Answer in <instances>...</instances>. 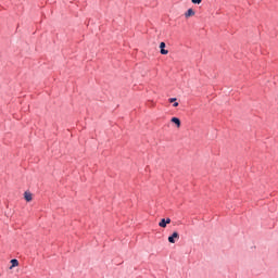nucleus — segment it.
<instances>
[{
  "mask_svg": "<svg viewBox=\"0 0 278 278\" xmlns=\"http://www.w3.org/2000/svg\"><path fill=\"white\" fill-rule=\"evenodd\" d=\"M165 224L170 225V218H166Z\"/></svg>",
  "mask_w": 278,
  "mask_h": 278,
  "instance_id": "10",
  "label": "nucleus"
},
{
  "mask_svg": "<svg viewBox=\"0 0 278 278\" xmlns=\"http://www.w3.org/2000/svg\"><path fill=\"white\" fill-rule=\"evenodd\" d=\"M16 266H18V260L16 258L11 260V266L9 267L10 270H12V268H16Z\"/></svg>",
  "mask_w": 278,
  "mask_h": 278,
  "instance_id": "4",
  "label": "nucleus"
},
{
  "mask_svg": "<svg viewBox=\"0 0 278 278\" xmlns=\"http://www.w3.org/2000/svg\"><path fill=\"white\" fill-rule=\"evenodd\" d=\"M172 123H174L178 128L181 127V121L178 117H173Z\"/></svg>",
  "mask_w": 278,
  "mask_h": 278,
  "instance_id": "5",
  "label": "nucleus"
},
{
  "mask_svg": "<svg viewBox=\"0 0 278 278\" xmlns=\"http://www.w3.org/2000/svg\"><path fill=\"white\" fill-rule=\"evenodd\" d=\"M166 219L165 218H163V219H161V222L159 223V227H162L163 229H166Z\"/></svg>",
  "mask_w": 278,
  "mask_h": 278,
  "instance_id": "7",
  "label": "nucleus"
},
{
  "mask_svg": "<svg viewBox=\"0 0 278 278\" xmlns=\"http://www.w3.org/2000/svg\"><path fill=\"white\" fill-rule=\"evenodd\" d=\"M186 18H190V16H194V10L188 9V11L185 13Z\"/></svg>",
  "mask_w": 278,
  "mask_h": 278,
  "instance_id": "6",
  "label": "nucleus"
},
{
  "mask_svg": "<svg viewBox=\"0 0 278 278\" xmlns=\"http://www.w3.org/2000/svg\"><path fill=\"white\" fill-rule=\"evenodd\" d=\"M24 199H25V201H27L29 203V201H31L34 199V197H33L31 192L26 191L24 193Z\"/></svg>",
  "mask_w": 278,
  "mask_h": 278,
  "instance_id": "3",
  "label": "nucleus"
},
{
  "mask_svg": "<svg viewBox=\"0 0 278 278\" xmlns=\"http://www.w3.org/2000/svg\"><path fill=\"white\" fill-rule=\"evenodd\" d=\"M179 106V102H175L174 104H173V108H178Z\"/></svg>",
  "mask_w": 278,
  "mask_h": 278,
  "instance_id": "11",
  "label": "nucleus"
},
{
  "mask_svg": "<svg viewBox=\"0 0 278 278\" xmlns=\"http://www.w3.org/2000/svg\"><path fill=\"white\" fill-rule=\"evenodd\" d=\"M175 240H179V232L175 231L172 236L168 237V242L175 244Z\"/></svg>",
  "mask_w": 278,
  "mask_h": 278,
  "instance_id": "1",
  "label": "nucleus"
},
{
  "mask_svg": "<svg viewBox=\"0 0 278 278\" xmlns=\"http://www.w3.org/2000/svg\"><path fill=\"white\" fill-rule=\"evenodd\" d=\"M160 49H161V54L162 55H168V50H166V43L165 42L160 43Z\"/></svg>",
  "mask_w": 278,
  "mask_h": 278,
  "instance_id": "2",
  "label": "nucleus"
},
{
  "mask_svg": "<svg viewBox=\"0 0 278 278\" xmlns=\"http://www.w3.org/2000/svg\"><path fill=\"white\" fill-rule=\"evenodd\" d=\"M203 0H191V3H194L197 5H200V3L202 2Z\"/></svg>",
  "mask_w": 278,
  "mask_h": 278,
  "instance_id": "8",
  "label": "nucleus"
},
{
  "mask_svg": "<svg viewBox=\"0 0 278 278\" xmlns=\"http://www.w3.org/2000/svg\"><path fill=\"white\" fill-rule=\"evenodd\" d=\"M175 101H177V98H170L169 99V103H175Z\"/></svg>",
  "mask_w": 278,
  "mask_h": 278,
  "instance_id": "9",
  "label": "nucleus"
}]
</instances>
